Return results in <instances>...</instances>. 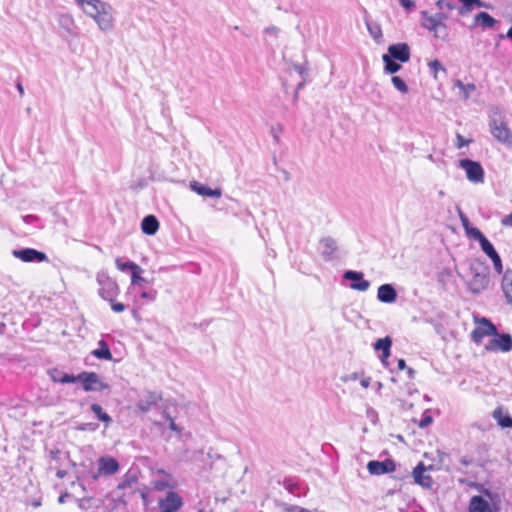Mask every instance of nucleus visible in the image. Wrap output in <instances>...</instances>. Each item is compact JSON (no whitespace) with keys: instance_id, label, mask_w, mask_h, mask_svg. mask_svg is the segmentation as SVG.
<instances>
[{"instance_id":"nucleus-1","label":"nucleus","mask_w":512,"mask_h":512,"mask_svg":"<svg viewBox=\"0 0 512 512\" xmlns=\"http://www.w3.org/2000/svg\"><path fill=\"white\" fill-rule=\"evenodd\" d=\"M469 271L472 278L466 282L467 290L474 296L480 295L489 288L490 267L484 260L476 258L470 261Z\"/></svg>"},{"instance_id":"nucleus-2","label":"nucleus","mask_w":512,"mask_h":512,"mask_svg":"<svg viewBox=\"0 0 512 512\" xmlns=\"http://www.w3.org/2000/svg\"><path fill=\"white\" fill-rule=\"evenodd\" d=\"M75 383H80L85 392H103L111 389L110 385L104 382L98 373L93 371H82L75 374Z\"/></svg>"},{"instance_id":"nucleus-3","label":"nucleus","mask_w":512,"mask_h":512,"mask_svg":"<svg viewBox=\"0 0 512 512\" xmlns=\"http://www.w3.org/2000/svg\"><path fill=\"white\" fill-rule=\"evenodd\" d=\"M96 282L99 285L98 296L104 300H112L120 294L117 281L109 276L107 271L100 270L96 274Z\"/></svg>"},{"instance_id":"nucleus-4","label":"nucleus","mask_w":512,"mask_h":512,"mask_svg":"<svg viewBox=\"0 0 512 512\" xmlns=\"http://www.w3.org/2000/svg\"><path fill=\"white\" fill-rule=\"evenodd\" d=\"M458 167L463 169L466 178L474 184L483 183L485 180V170L479 161L470 158H462L458 161Z\"/></svg>"},{"instance_id":"nucleus-5","label":"nucleus","mask_w":512,"mask_h":512,"mask_svg":"<svg viewBox=\"0 0 512 512\" xmlns=\"http://www.w3.org/2000/svg\"><path fill=\"white\" fill-rule=\"evenodd\" d=\"M12 255L25 263H42L49 261L45 252L30 247L14 249Z\"/></svg>"},{"instance_id":"nucleus-6","label":"nucleus","mask_w":512,"mask_h":512,"mask_svg":"<svg viewBox=\"0 0 512 512\" xmlns=\"http://www.w3.org/2000/svg\"><path fill=\"white\" fill-rule=\"evenodd\" d=\"M485 350L502 353L512 351V335L508 332H498L497 336L491 338L485 345Z\"/></svg>"},{"instance_id":"nucleus-7","label":"nucleus","mask_w":512,"mask_h":512,"mask_svg":"<svg viewBox=\"0 0 512 512\" xmlns=\"http://www.w3.org/2000/svg\"><path fill=\"white\" fill-rule=\"evenodd\" d=\"M489 126L491 134L498 142L509 148L512 147V131L504 122H498L493 118L490 120Z\"/></svg>"},{"instance_id":"nucleus-8","label":"nucleus","mask_w":512,"mask_h":512,"mask_svg":"<svg viewBox=\"0 0 512 512\" xmlns=\"http://www.w3.org/2000/svg\"><path fill=\"white\" fill-rule=\"evenodd\" d=\"M342 279L350 282V289L360 292L367 291L371 286L370 281L364 278V273L362 271L346 270L342 275Z\"/></svg>"},{"instance_id":"nucleus-9","label":"nucleus","mask_w":512,"mask_h":512,"mask_svg":"<svg viewBox=\"0 0 512 512\" xmlns=\"http://www.w3.org/2000/svg\"><path fill=\"white\" fill-rule=\"evenodd\" d=\"M400 63H407L411 58L410 46L405 42L390 44L387 53L382 55Z\"/></svg>"},{"instance_id":"nucleus-10","label":"nucleus","mask_w":512,"mask_h":512,"mask_svg":"<svg viewBox=\"0 0 512 512\" xmlns=\"http://www.w3.org/2000/svg\"><path fill=\"white\" fill-rule=\"evenodd\" d=\"M397 463L392 458H386L383 461L370 460L367 463V470L371 475H384L396 471Z\"/></svg>"},{"instance_id":"nucleus-11","label":"nucleus","mask_w":512,"mask_h":512,"mask_svg":"<svg viewBox=\"0 0 512 512\" xmlns=\"http://www.w3.org/2000/svg\"><path fill=\"white\" fill-rule=\"evenodd\" d=\"M160 512H178L184 505L183 498L175 491H168L158 502Z\"/></svg>"},{"instance_id":"nucleus-12","label":"nucleus","mask_w":512,"mask_h":512,"mask_svg":"<svg viewBox=\"0 0 512 512\" xmlns=\"http://www.w3.org/2000/svg\"><path fill=\"white\" fill-rule=\"evenodd\" d=\"M162 400V393L156 391H146L145 395L141 397L136 403V409L145 414L150 411L152 406L157 405Z\"/></svg>"},{"instance_id":"nucleus-13","label":"nucleus","mask_w":512,"mask_h":512,"mask_svg":"<svg viewBox=\"0 0 512 512\" xmlns=\"http://www.w3.org/2000/svg\"><path fill=\"white\" fill-rule=\"evenodd\" d=\"M411 476L414 479V483L421 486L424 489H431L433 485V479L429 474H426V468L424 462L420 461L413 468Z\"/></svg>"},{"instance_id":"nucleus-14","label":"nucleus","mask_w":512,"mask_h":512,"mask_svg":"<svg viewBox=\"0 0 512 512\" xmlns=\"http://www.w3.org/2000/svg\"><path fill=\"white\" fill-rule=\"evenodd\" d=\"M190 189L197 195L204 198H220L222 196V189L220 187L211 188L207 184L192 180L189 183Z\"/></svg>"},{"instance_id":"nucleus-15","label":"nucleus","mask_w":512,"mask_h":512,"mask_svg":"<svg viewBox=\"0 0 512 512\" xmlns=\"http://www.w3.org/2000/svg\"><path fill=\"white\" fill-rule=\"evenodd\" d=\"M98 467L103 476H112L120 470V463L115 457L104 455L98 458Z\"/></svg>"},{"instance_id":"nucleus-16","label":"nucleus","mask_w":512,"mask_h":512,"mask_svg":"<svg viewBox=\"0 0 512 512\" xmlns=\"http://www.w3.org/2000/svg\"><path fill=\"white\" fill-rule=\"evenodd\" d=\"M319 244L322 247L321 256L323 260L325 262L333 261L335 258L334 254L338 250L337 241L331 236H326L319 240Z\"/></svg>"},{"instance_id":"nucleus-17","label":"nucleus","mask_w":512,"mask_h":512,"mask_svg":"<svg viewBox=\"0 0 512 512\" xmlns=\"http://www.w3.org/2000/svg\"><path fill=\"white\" fill-rule=\"evenodd\" d=\"M497 24L498 20L488 12L480 11L474 16L473 23L469 26V29L473 30L477 26L481 27L483 30L494 29Z\"/></svg>"},{"instance_id":"nucleus-18","label":"nucleus","mask_w":512,"mask_h":512,"mask_svg":"<svg viewBox=\"0 0 512 512\" xmlns=\"http://www.w3.org/2000/svg\"><path fill=\"white\" fill-rule=\"evenodd\" d=\"M398 293L393 284L385 283L378 287L377 300L381 303L392 304L396 302Z\"/></svg>"},{"instance_id":"nucleus-19","label":"nucleus","mask_w":512,"mask_h":512,"mask_svg":"<svg viewBox=\"0 0 512 512\" xmlns=\"http://www.w3.org/2000/svg\"><path fill=\"white\" fill-rule=\"evenodd\" d=\"M47 375L54 383L74 384L75 374L64 372L57 367L49 368Z\"/></svg>"},{"instance_id":"nucleus-20","label":"nucleus","mask_w":512,"mask_h":512,"mask_svg":"<svg viewBox=\"0 0 512 512\" xmlns=\"http://www.w3.org/2000/svg\"><path fill=\"white\" fill-rule=\"evenodd\" d=\"M159 228L160 222L153 214L146 215L141 221V231L147 236H154Z\"/></svg>"},{"instance_id":"nucleus-21","label":"nucleus","mask_w":512,"mask_h":512,"mask_svg":"<svg viewBox=\"0 0 512 512\" xmlns=\"http://www.w3.org/2000/svg\"><path fill=\"white\" fill-rule=\"evenodd\" d=\"M421 15V26L430 32L434 33V37L439 38L441 30L439 24L436 21L434 15H430L428 11L424 10L420 12Z\"/></svg>"},{"instance_id":"nucleus-22","label":"nucleus","mask_w":512,"mask_h":512,"mask_svg":"<svg viewBox=\"0 0 512 512\" xmlns=\"http://www.w3.org/2000/svg\"><path fill=\"white\" fill-rule=\"evenodd\" d=\"M467 512H494L489 504L488 500L482 495H474L470 498Z\"/></svg>"},{"instance_id":"nucleus-23","label":"nucleus","mask_w":512,"mask_h":512,"mask_svg":"<svg viewBox=\"0 0 512 512\" xmlns=\"http://www.w3.org/2000/svg\"><path fill=\"white\" fill-rule=\"evenodd\" d=\"M492 417L495 419L498 426L502 429L512 428V417L504 410L502 406H498L492 413Z\"/></svg>"},{"instance_id":"nucleus-24","label":"nucleus","mask_w":512,"mask_h":512,"mask_svg":"<svg viewBox=\"0 0 512 512\" xmlns=\"http://www.w3.org/2000/svg\"><path fill=\"white\" fill-rule=\"evenodd\" d=\"M393 345V339L391 336L386 335L383 338H378L373 344L372 347L375 352H380V355L383 357L391 356V348Z\"/></svg>"},{"instance_id":"nucleus-25","label":"nucleus","mask_w":512,"mask_h":512,"mask_svg":"<svg viewBox=\"0 0 512 512\" xmlns=\"http://www.w3.org/2000/svg\"><path fill=\"white\" fill-rule=\"evenodd\" d=\"M90 355L98 360H113V355L111 353L110 346L104 339H100L98 341V348L92 350Z\"/></svg>"},{"instance_id":"nucleus-26","label":"nucleus","mask_w":512,"mask_h":512,"mask_svg":"<svg viewBox=\"0 0 512 512\" xmlns=\"http://www.w3.org/2000/svg\"><path fill=\"white\" fill-rule=\"evenodd\" d=\"M501 290L506 302L512 305V269L507 268L501 279Z\"/></svg>"},{"instance_id":"nucleus-27","label":"nucleus","mask_w":512,"mask_h":512,"mask_svg":"<svg viewBox=\"0 0 512 512\" xmlns=\"http://www.w3.org/2000/svg\"><path fill=\"white\" fill-rule=\"evenodd\" d=\"M475 323L481 327L485 337L494 338L499 332L497 326L487 317H475Z\"/></svg>"},{"instance_id":"nucleus-28","label":"nucleus","mask_w":512,"mask_h":512,"mask_svg":"<svg viewBox=\"0 0 512 512\" xmlns=\"http://www.w3.org/2000/svg\"><path fill=\"white\" fill-rule=\"evenodd\" d=\"M90 411L94 414L95 418L104 423L105 427H108L112 422V417L103 410L102 406L98 403H92Z\"/></svg>"},{"instance_id":"nucleus-29","label":"nucleus","mask_w":512,"mask_h":512,"mask_svg":"<svg viewBox=\"0 0 512 512\" xmlns=\"http://www.w3.org/2000/svg\"><path fill=\"white\" fill-rule=\"evenodd\" d=\"M115 265L119 271L129 273L130 276L133 272L137 271V268L139 267V265L134 261L123 257H117L115 259Z\"/></svg>"},{"instance_id":"nucleus-30","label":"nucleus","mask_w":512,"mask_h":512,"mask_svg":"<svg viewBox=\"0 0 512 512\" xmlns=\"http://www.w3.org/2000/svg\"><path fill=\"white\" fill-rule=\"evenodd\" d=\"M457 14L459 17H468L476 9L475 0H458Z\"/></svg>"},{"instance_id":"nucleus-31","label":"nucleus","mask_w":512,"mask_h":512,"mask_svg":"<svg viewBox=\"0 0 512 512\" xmlns=\"http://www.w3.org/2000/svg\"><path fill=\"white\" fill-rule=\"evenodd\" d=\"M365 24H366V27H367V30H368L370 36L377 43H380L383 38L382 28H381L380 24L378 22L370 21L368 19H365Z\"/></svg>"},{"instance_id":"nucleus-32","label":"nucleus","mask_w":512,"mask_h":512,"mask_svg":"<svg viewBox=\"0 0 512 512\" xmlns=\"http://www.w3.org/2000/svg\"><path fill=\"white\" fill-rule=\"evenodd\" d=\"M382 61L384 63L383 71L387 75L396 76L395 74L402 69V63L396 60H391L388 57L382 56Z\"/></svg>"},{"instance_id":"nucleus-33","label":"nucleus","mask_w":512,"mask_h":512,"mask_svg":"<svg viewBox=\"0 0 512 512\" xmlns=\"http://www.w3.org/2000/svg\"><path fill=\"white\" fill-rule=\"evenodd\" d=\"M434 16L436 18L437 23L440 26V29L444 30V34L439 35V39H441L442 41H447L449 38V33H448V26L446 25L445 21L449 19V14L446 12L440 11V12H437L436 14H434Z\"/></svg>"},{"instance_id":"nucleus-34","label":"nucleus","mask_w":512,"mask_h":512,"mask_svg":"<svg viewBox=\"0 0 512 512\" xmlns=\"http://www.w3.org/2000/svg\"><path fill=\"white\" fill-rule=\"evenodd\" d=\"M481 251L489 258L498 254L492 242L485 236L479 243Z\"/></svg>"},{"instance_id":"nucleus-35","label":"nucleus","mask_w":512,"mask_h":512,"mask_svg":"<svg viewBox=\"0 0 512 512\" xmlns=\"http://www.w3.org/2000/svg\"><path fill=\"white\" fill-rule=\"evenodd\" d=\"M452 278V271L449 268H443L437 273V282L440 287L444 290L447 289V285Z\"/></svg>"},{"instance_id":"nucleus-36","label":"nucleus","mask_w":512,"mask_h":512,"mask_svg":"<svg viewBox=\"0 0 512 512\" xmlns=\"http://www.w3.org/2000/svg\"><path fill=\"white\" fill-rule=\"evenodd\" d=\"M455 87H458L461 91L462 98L467 100L470 97V93L476 90V85L474 83H463L461 80L455 81Z\"/></svg>"},{"instance_id":"nucleus-37","label":"nucleus","mask_w":512,"mask_h":512,"mask_svg":"<svg viewBox=\"0 0 512 512\" xmlns=\"http://www.w3.org/2000/svg\"><path fill=\"white\" fill-rule=\"evenodd\" d=\"M77 4L83 8L86 15L92 18H94V11L100 10V8H98L99 4L94 1L78 0Z\"/></svg>"},{"instance_id":"nucleus-38","label":"nucleus","mask_w":512,"mask_h":512,"mask_svg":"<svg viewBox=\"0 0 512 512\" xmlns=\"http://www.w3.org/2000/svg\"><path fill=\"white\" fill-rule=\"evenodd\" d=\"M464 232L467 238L477 241L478 243L485 237L484 233L478 227L473 225L468 227Z\"/></svg>"},{"instance_id":"nucleus-39","label":"nucleus","mask_w":512,"mask_h":512,"mask_svg":"<svg viewBox=\"0 0 512 512\" xmlns=\"http://www.w3.org/2000/svg\"><path fill=\"white\" fill-rule=\"evenodd\" d=\"M391 82L396 90H398L402 94H406L409 91V87L405 80L400 76H392Z\"/></svg>"},{"instance_id":"nucleus-40","label":"nucleus","mask_w":512,"mask_h":512,"mask_svg":"<svg viewBox=\"0 0 512 512\" xmlns=\"http://www.w3.org/2000/svg\"><path fill=\"white\" fill-rule=\"evenodd\" d=\"M488 504L490 508L494 512H500L502 509V496L498 492H494V494L489 498Z\"/></svg>"},{"instance_id":"nucleus-41","label":"nucleus","mask_w":512,"mask_h":512,"mask_svg":"<svg viewBox=\"0 0 512 512\" xmlns=\"http://www.w3.org/2000/svg\"><path fill=\"white\" fill-rule=\"evenodd\" d=\"M143 273V269L139 266L137 268V271L133 272L131 275V285H142V284H149L150 281L144 277L141 276Z\"/></svg>"},{"instance_id":"nucleus-42","label":"nucleus","mask_w":512,"mask_h":512,"mask_svg":"<svg viewBox=\"0 0 512 512\" xmlns=\"http://www.w3.org/2000/svg\"><path fill=\"white\" fill-rule=\"evenodd\" d=\"M176 486V483H171L165 479H157L154 481V488L158 491H163L167 488L170 489V491H173V489H175Z\"/></svg>"},{"instance_id":"nucleus-43","label":"nucleus","mask_w":512,"mask_h":512,"mask_svg":"<svg viewBox=\"0 0 512 512\" xmlns=\"http://www.w3.org/2000/svg\"><path fill=\"white\" fill-rule=\"evenodd\" d=\"M292 67L301 78L309 77V65L307 60H305L302 64L293 63Z\"/></svg>"},{"instance_id":"nucleus-44","label":"nucleus","mask_w":512,"mask_h":512,"mask_svg":"<svg viewBox=\"0 0 512 512\" xmlns=\"http://www.w3.org/2000/svg\"><path fill=\"white\" fill-rule=\"evenodd\" d=\"M137 481V476L134 474H130L127 472L124 475V479L117 485L118 490L126 489L127 487H130L132 483Z\"/></svg>"},{"instance_id":"nucleus-45","label":"nucleus","mask_w":512,"mask_h":512,"mask_svg":"<svg viewBox=\"0 0 512 512\" xmlns=\"http://www.w3.org/2000/svg\"><path fill=\"white\" fill-rule=\"evenodd\" d=\"M432 423H433V417L431 416V411H430V409H426L423 412L422 417L418 422V426L421 429H424V428H427L428 426H430Z\"/></svg>"},{"instance_id":"nucleus-46","label":"nucleus","mask_w":512,"mask_h":512,"mask_svg":"<svg viewBox=\"0 0 512 512\" xmlns=\"http://www.w3.org/2000/svg\"><path fill=\"white\" fill-rule=\"evenodd\" d=\"M49 457L52 461H54L57 464V466H62V459L64 458V453H62L60 449H51L49 451Z\"/></svg>"},{"instance_id":"nucleus-47","label":"nucleus","mask_w":512,"mask_h":512,"mask_svg":"<svg viewBox=\"0 0 512 512\" xmlns=\"http://www.w3.org/2000/svg\"><path fill=\"white\" fill-rule=\"evenodd\" d=\"M489 259L492 261L495 272L503 275L505 271L503 270V263L500 254L498 253L495 257H489Z\"/></svg>"},{"instance_id":"nucleus-48","label":"nucleus","mask_w":512,"mask_h":512,"mask_svg":"<svg viewBox=\"0 0 512 512\" xmlns=\"http://www.w3.org/2000/svg\"><path fill=\"white\" fill-rule=\"evenodd\" d=\"M428 66H429L430 71L434 74V77L437 76V73L439 71L446 72V69L444 68V66L442 65L440 60H438V59L431 60L428 63Z\"/></svg>"},{"instance_id":"nucleus-49","label":"nucleus","mask_w":512,"mask_h":512,"mask_svg":"<svg viewBox=\"0 0 512 512\" xmlns=\"http://www.w3.org/2000/svg\"><path fill=\"white\" fill-rule=\"evenodd\" d=\"M435 5L440 10H443L444 8H446L450 11L457 9L456 3L452 0H437Z\"/></svg>"},{"instance_id":"nucleus-50","label":"nucleus","mask_w":512,"mask_h":512,"mask_svg":"<svg viewBox=\"0 0 512 512\" xmlns=\"http://www.w3.org/2000/svg\"><path fill=\"white\" fill-rule=\"evenodd\" d=\"M157 290L155 289H150L148 291L146 290H143L140 294H139V297L141 299H144L146 300L147 302H154L157 298Z\"/></svg>"},{"instance_id":"nucleus-51","label":"nucleus","mask_w":512,"mask_h":512,"mask_svg":"<svg viewBox=\"0 0 512 512\" xmlns=\"http://www.w3.org/2000/svg\"><path fill=\"white\" fill-rule=\"evenodd\" d=\"M109 302L111 310L115 313H122L126 310V305L122 302L116 301V298H112V300H107Z\"/></svg>"},{"instance_id":"nucleus-52","label":"nucleus","mask_w":512,"mask_h":512,"mask_svg":"<svg viewBox=\"0 0 512 512\" xmlns=\"http://www.w3.org/2000/svg\"><path fill=\"white\" fill-rule=\"evenodd\" d=\"M484 337L485 335L479 325L471 332V340L476 344H480Z\"/></svg>"},{"instance_id":"nucleus-53","label":"nucleus","mask_w":512,"mask_h":512,"mask_svg":"<svg viewBox=\"0 0 512 512\" xmlns=\"http://www.w3.org/2000/svg\"><path fill=\"white\" fill-rule=\"evenodd\" d=\"M148 186V179L145 177L137 179L135 182H133L130 186V188L136 192L146 188Z\"/></svg>"},{"instance_id":"nucleus-54","label":"nucleus","mask_w":512,"mask_h":512,"mask_svg":"<svg viewBox=\"0 0 512 512\" xmlns=\"http://www.w3.org/2000/svg\"><path fill=\"white\" fill-rule=\"evenodd\" d=\"M94 463L91 459H88V465H87V473L88 476L91 477L92 481H97L99 479V476L102 475V473H99V469L95 472L93 469Z\"/></svg>"},{"instance_id":"nucleus-55","label":"nucleus","mask_w":512,"mask_h":512,"mask_svg":"<svg viewBox=\"0 0 512 512\" xmlns=\"http://www.w3.org/2000/svg\"><path fill=\"white\" fill-rule=\"evenodd\" d=\"M283 131V127L281 124H278L276 126H272L270 129V134L275 142V144L280 143V133Z\"/></svg>"},{"instance_id":"nucleus-56","label":"nucleus","mask_w":512,"mask_h":512,"mask_svg":"<svg viewBox=\"0 0 512 512\" xmlns=\"http://www.w3.org/2000/svg\"><path fill=\"white\" fill-rule=\"evenodd\" d=\"M98 428L99 424L96 422L81 423L76 427L79 431H96Z\"/></svg>"},{"instance_id":"nucleus-57","label":"nucleus","mask_w":512,"mask_h":512,"mask_svg":"<svg viewBox=\"0 0 512 512\" xmlns=\"http://www.w3.org/2000/svg\"><path fill=\"white\" fill-rule=\"evenodd\" d=\"M93 500L92 496H85L80 499H76L77 505L81 510H88L90 508V502Z\"/></svg>"},{"instance_id":"nucleus-58","label":"nucleus","mask_w":512,"mask_h":512,"mask_svg":"<svg viewBox=\"0 0 512 512\" xmlns=\"http://www.w3.org/2000/svg\"><path fill=\"white\" fill-rule=\"evenodd\" d=\"M366 416L374 425L379 422L378 412L372 407L367 408Z\"/></svg>"},{"instance_id":"nucleus-59","label":"nucleus","mask_w":512,"mask_h":512,"mask_svg":"<svg viewBox=\"0 0 512 512\" xmlns=\"http://www.w3.org/2000/svg\"><path fill=\"white\" fill-rule=\"evenodd\" d=\"M471 142H473L472 139H466L464 136H462L459 133L456 134V147L458 149L468 146Z\"/></svg>"},{"instance_id":"nucleus-60","label":"nucleus","mask_w":512,"mask_h":512,"mask_svg":"<svg viewBox=\"0 0 512 512\" xmlns=\"http://www.w3.org/2000/svg\"><path fill=\"white\" fill-rule=\"evenodd\" d=\"M398 2L399 5L407 12H411L416 8V3L414 0H398Z\"/></svg>"},{"instance_id":"nucleus-61","label":"nucleus","mask_w":512,"mask_h":512,"mask_svg":"<svg viewBox=\"0 0 512 512\" xmlns=\"http://www.w3.org/2000/svg\"><path fill=\"white\" fill-rule=\"evenodd\" d=\"M283 485L289 492H295L298 489V484L291 478H285Z\"/></svg>"},{"instance_id":"nucleus-62","label":"nucleus","mask_w":512,"mask_h":512,"mask_svg":"<svg viewBox=\"0 0 512 512\" xmlns=\"http://www.w3.org/2000/svg\"><path fill=\"white\" fill-rule=\"evenodd\" d=\"M87 465H88V462H82L80 464V467L81 469L79 471H77V481H81L83 480L84 478L88 477V473H87Z\"/></svg>"},{"instance_id":"nucleus-63","label":"nucleus","mask_w":512,"mask_h":512,"mask_svg":"<svg viewBox=\"0 0 512 512\" xmlns=\"http://www.w3.org/2000/svg\"><path fill=\"white\" fill-rule=\"evenodd\" d=\"M286 512H312L307 508H303L297 505H290L286 508Z\"/></svg>"},{"instance_id":"nucleus-64","label":"nucleus","mask_w":512,"mask_h":512,"mask_svg":"<svg viewBox=\"0 0 512 512\" xmlns=\"http://www.w3.org/2000/svg\"><path fill=\"white\" fill-rule=\"evenodd\" d=\"M502 225L512 227V212L501 220Z\"/></svg>"}]
</instances>
